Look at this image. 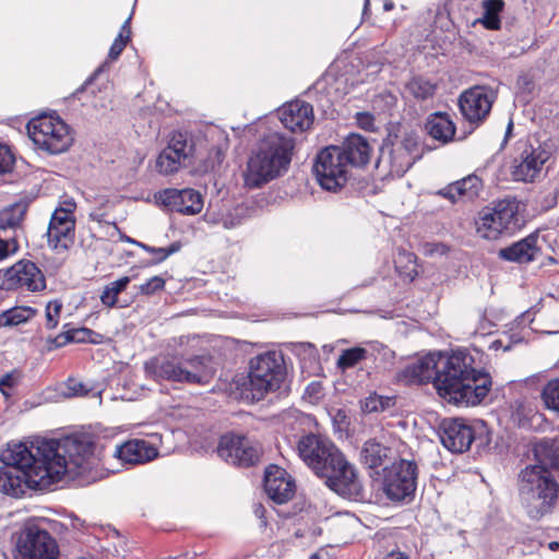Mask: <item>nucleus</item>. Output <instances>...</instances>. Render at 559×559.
Segmentation results:
<instances>
[{
	"mask_svg": "<svg viewBox=\"0 0 559 559\" xmlns=\"http://www.w3.org/2000/svg\"><path fill=\"white\" fill-rule=\"evenodd\" d=\"M513 132V120L510 119L506 129L504 139L501 143V150L506 146Z\"/></svg>",
	"mask_w": 559,
	"mask_h": 559,
	"instance_id": "nucleus-60",
	"label": "nucleus"
},
{
	"mask_svg": "<svg viewBox=\"0 0 559 559\" xmlns=\"http://www.w3.org/2000/svg\"><path fill=\"white\" fill-rule=\"evenodd\" d=\"M395 405L394 396H383L376 392L370 393L360 401V409L362 414L382 413Z\"/></svg>",
	"mask_w": 559,
	"mask_h": 559,
	"instance_id": "nucleus-38",
	"label": "nucleus"
},
{
	"mask_svg": "<svg viewBox=\"0 0 559 559\" xmlns=\"http://www.w3.org/2000/svg\"><path fill=\"white\" fill-rule=\"evenodd\" d=\"M349 150L329 146L320 151L313 163V173L320 186L337 191L347 183Z\"/></svg>",
	"mask_w": 559,
	"mask_h": 559,
	"instance_id": "nucleus-11",
	"label": "nucleus"
},
{
	"mask_svg": "<svg viewBox=\"0 0 559 559\" xmlns=\"http://www.w3.org/2000/svg\"><path fill=\"white\" fill-rule=\"evenodd\" d=\"M8 288H25L29 292H39L46 287L45 276L37 265L28 260H21L9 267L4 273Z\"/></svg>",
	"mask_w": 559,
	"mask_h": 559,
	"instance_id": "nucleus-21",
	"label": "nucleus"
},
{
	"mask_svg": "<svg viewBox=\"0 0 559 559\" xmlns=\"http://www.w3.org/2000/svg\"><path fill=\"white\" fill-rule=\"evenodd\" d=\"M278 116L283 126L294 133L308 130L313 123L312 105L304 100H293L278 109Z\"/></svg>",
	"mask_w": 559,
	"mask_h": 559,
	"instance_id": "nucleus-25",
	"label": "nucleus"
},
{
	"mask_svg": "<svg viewBox=\"0 0 559 559\" xmlns=\"http://www.w3.org/2000/svg\"><path fill=\"white\" fill-rule=\"evenodd\" d=\"M165 280L160 276H153L144 284L140 285L139 289L144 295H153L158 290L164 289Z\"/></svg>",
	"mask_w": 559,
	"mask_h": 559,
	"instance_id": "nucleus-52",
	"label": "nucleus"
},
{
	"mask_svg": "<svg viewBox=\"0 0 559 559\" xmlns=\"http://www.w3.org/2000/svg\"><path fill=\"white\" fill-rule=\"evenodd\" d=\"M506 3L503 0H483L481 16L473 22V25L480 24L488 31H499L501 28V13Z\"/></svg>",
	"mask_w": 559,
	"mask_h": 559,
	"instance_id": "nucleus-32",
	"label": "nucleus"
},
{
	"mask_svg": "<svg viewBox=\"0 0 559 559\" xmlns=\"http://www.w3.org/2000/svg\"><path fill=\"white\" fill-rule=\"evenodd\" d=\"M286 378L283 354L266 352L250 361L248 379L242 384V393L251 401H260L269 392L280 389Z\"/></svg>",
	"mask_w": 559,
	"mask_h": 559,
	"instance_id": "nucleus-8",
	"label": "nucleus"
},
{
	"mask_svg": "<svg viewBox=\"0 0 559 559\" xmlns=\"http://www.w3.org/2000/svg\"><path fill=\"white\" fill-rule=\"evenodd\" d=\"M26 128L34 145L50 155L68 151L73 143L70 127L58 116H38Z\"/></svg>",
	"mask_w": 559,
	"mask_h": 559,
	"instance_id": "nucleus-9",
	"label": "nucleus"
},
{
	"mask_svg": "<svg viewBox=\"0 0 559 559\" xmlns=\"http://www.w3.org/2000/svg\"><path fill=\"white\" fill-rule=\"evenodd\" d=\"M337 366L345 370L349 367V348L344 349L341 357L338 358Z\"/></svg>",
	"mask_w": 559,
	"mask_h": 559,
	"instance_id": "nucleus-59",
	"label": "nucleus"
},
{
	"mask_svg": "<svg viewBox=\"0 0 559 559\" xmlns=\"http://www.w3.org/2000/svg\"><path fill=\"white\" fill-rule=\"evenodd\" d=\"M76 205L73 201H64L58 206L51 217L47 229V242L56 252L68 251L75 241Z\"/></svg>",
	"mask_w": 559,
	"mask_h": 559,
	"instance_id": "nucleus-14",
	"label": "nucleus"
},
{
	"mask_svg": "<svg viewBox=\"0 0 559 559\" xmlns=\"http://www.w3.org/2000/svg\"><path fill=\"white\" fill-rule=\"evenodd\" d=\"M292 353L298 358L302 373L317 376L321 372V364L317 347L308 342L293 343Z\"/></svg>",
	"mask_w": 559,
	"mask_h": 559,
	"instance_id": "nucleus-31",
	"label": "nucleus"
},
{
	"mask_svg": "<svg viewBox=\"0 0 559 559\" xmlns=\"http://www.w3.org/2000/svg\"><path fill=\"white\" fill-rule=\"evenodd\" d=\"M100 461L88 435L41 440L36 453L25 444H15L2 454L0 491L17 498L26 489H47L64 476L91 483L96 479Z\"/></svg>",
	"mask_w": 559,
	"mask_h": 559,
	"instance_id": "nucleus-1",
	"label": "nucleus"
},
{
	"mask_svg": "<svg viewBox=\"0 0 559 559\" xmlns=\"http://www.w3.org/2000/svg\"><path fill=\"white\" fill-rule=\"evenodd\" d=\"M19 243L15 238L2 239L0 238V261L8 258L11 253L16 252Z\"/></svg>",
	"mask_w": 559,
	"mask_h": 559,
	"instance_id": "nucleus-54",
	"label": "nucleus"
},
{
	"mask_svg": "<svg viewBox=\"0 0 559 559\" xmlns=\"http://www.w3.org/2000/svg\"><path fill=\"white\" fill-rule=\"evenodd\" d=\"M264 489L271 500L277 504L289 501L296 491L293 477L282 467L270 465L264 474Z\"/></svg>",
	"mask_w": 559,
	"mask_h": 559,
	"instance_id": "nucleus-23",
	"label": "nucleus"
},
{
	"mask_svg": "<svg viewBox=\"0 0 559 559\" xmlns=\"http://www.w3.org/2000/svg\"><path fill=\"white\" fill-rule=\"evenodd\" d=\"M154 197L158 204L183 215H195L203 209L202 195L191 188H168L155 193Z\"/></svg>",
	"mask_w": 559,
	"mask_h": 559,
	"instance_id": "nucleus-19",
	"label": "nucleus"
},
{
	"mask_svg": "<svg viewBox=\"0 0 559 559\" xmlns=\"http://www.w3.org/2000/svg\"><path fill=\"white\" fill-rule=\"evenodd\" d=\"M157 454V449L148 441L133 439L117 445L112 455L122 463L143 464L155 459Z\"/></svg>",
	"mask_w": 559,
	"mask_h": 559,
	"instance_id": "nucleus-26",
	"label": "nucleus"
},
{
	"mask_svg": "<svg viewBox=\"0 0 559 559\" xmlns=\"http://www.w3.org/2000/svg\"><path fill=\"white\" fill-rule=\"evenodd\" d=\"M372 151L367 138L352 132V167L366 166L370 162Z\"/></svg>",
	"mask_w": 559,
	"mask_h": 559,
	"instance_id": "nucleus-34",
	"label": "nucleus"
},
{
	"mask_svg": "<svg viewBox=\"0 0 559 559\" xmlns=\"http://www.w3.org/2000/svg\"><path fill=\"white\" fill-rule=\"evenodd\" d=\"M14 157L10 148L0 144V174L8 173L12 169Z\"/></svg>",
	"mask_w": 559,
	"mask_h": 559,
	"instance_id": "nucleus-53",
	"label": "nucleus"
},
{
	"mask_svg": "<svg viewBox=\"0 0 559 559\" xmlns=\"http://www.w3.org/2000/svg\"><path fill=\"white\" fill-rule=\"evenodd\" d=\"M473 423L463 418H445L439 427L441 443L449 451L463 453L471 450Z\"/></svg>",
	"mask_w": 559,
	"mask_h": 559,
	"instance_id": "nucleus-20",
	"label": "nucleus"
},
{
	"mask_svg": "<svg viewBox=\"0 0 559 559\" xmlns=\"http://www.w3.org/2000/svg\"><path fill=\"white\" fill-rule=\"evenodd\" d=\"M352 500L366 501L367 492L361 481L358 479L357 472L352 465Z\"/></svg>",
	"mask_w": 559,
	"mask_h": 559,
	"instance_id": "nucleus-51",
	"label": "nucleus"
},
{
	"mask_svg": "<svg viewBox=\"0 0 559 559\" xmlns=\"http://www.w3.org/2000/svg\"><path fill=\"white\" fill-rule=\"evenodd\" d=\"M548 547L550 550L557 551L559 549V542H550Z\"/></svg>",
	"mask_w": 559,
	"mask_h": 559,
	"instance_id": "nucleus-64",
	"label": "nucleus"
},
{
	"mask_svg": "<svg viewBox=\"0 0 559 559\" xmlns=\"http://www.w3.org/2000/svg\"><path fill=\"white\" fill-rule=\"evenodd\" d=\"M217 454L221 459L233 465L249 467L260 460V447L243 436H222L217 445Z\"/></svg>",
	"mask_w": 559,
	"mask_h": 559,
	"instance_id": "nucleus-17",
	"label": "nucleus"
},
{
	"mask_svg": "<svg viewBox=\"0 0 559 559\" xmlns=\"http://www.w3.org/2000/svg\"><path fill=\"white\" fill-rule=\"evenodd\" d=\"M492 433L484 420L473 421V431L471 449L474 448L475 454L481 456L491 450Z\"/></svg>",
	"mask_w": 559,
	"mask_h": 559,
	"instance_id": "nucleus-33",
	"label": "nucleus"
},
{
	"mask_svg": "<svg viewBox=\"0 0 559 559\" xmlns=\"http://www.w3.org/2000/svg\"><path fill=\"white\" fill-rule=\"evenodd\" d=\"M497 99V91L487 85H475L465 90L459 97L462 116L472 124L479 126L489 116Z\"/></svg>",
	"mask_w": 559,
	"mask_h": 559,
	"instance_id": "nucleus-16",
	"label": "nucleus"
},
{
	"mask_svg": "<svg viewBox=\"0 0 559 559\" xmlns=\"http://www.w3.org/2000/svg\"><path fill=\"white\" fill-rule=\"evenodd\" d=\"M440 353L430 354L421 359L408 364L400 373L401 378L409 383L432 382L439 392Z\"/></svg>",
	"mask_w": 559,
	"mask_h": 559,
	"instance_id": "nucleus-24",
	"label": "nucleus"
},
{
	"mask_svg": "<svg viewBox=\"0 0 559 559\" xmlns=\"http://www.w3.org/2000/svg\"><path fill=\"white\" fill-rule=\"evenodd\" d=\"M321 390H322L321 383L317 382V381H312L311 383H309L307 385L306 393L310 397L318 399L320 396V394H321Z\"/></svg>",
	"mask_w": 559,
	"mask_h": 559,
	"instance_id": "nucleus-58",
	"label": "nucleus"
},
{
	"mask_svg": "<svg viewBox=\"0 0 559 559\" xmlns=\"http://www.w3.org/2000/svg\"><path fill=\"white\" fill-rule=\"evenodd\" d=\"M392 450L382 443L370 439L367 440L359 453L360 463L370 471V477L380 475L377 468L383 464Z\"/></svg>",
	"mask_w": 559,
	"mask_h": 559,
	"instance_id": "nucleus-30",
	"label": "nucleus"
},
{
	"mask_svg": "<svg viewBox=\"0 0 559 559\" xmlns=\"http://www.w3.org/2000/svg\"><path fill=\"white\" fill-rule=\"evenodd\" d=\"M457 189V181L452 182L448 185L445 188L438 191L439 195H442L443 198L449 199L451 202H455L456 198L460 197L459 193H456Z\"/></svg>",
	"mask_w": 559,
	"mask_h": 559,
	"instance_id": "nucleus-56",
	"label": "nucleus"
},
{
	"mask_svg": "<svg viewBox=\"0 0 559 559\" xmlns=\"http://www.w3.org/2000/svg\"><path fill=\"white\" fill-rule=\"evenodd\" d=\"M394 9V2L392 0H385L383 3L384 11H391Z\"/></svg>",
	"mask_w": 559,
	"mask_h": 559,
	"instance_id": "nucleus-62",
	"label": "nucleus"
},
{
	"mask_svg": "<svg viewBox=\"0 0 559 559\" xmlns=\"http://www.w3.org/2000/svg\"><path fill=\"white\" fill-rule=\"evenodd\" d=\"M294 147V140L280 132L264 135L248 158L243 173L246 186L258 188L285 173Z\"/></svg>",
	"mask_w": 559,
	"mask_h": 559,
	"instance_id": "nucleus-4",
	"label": "nucleus"
},
{
	"mask_svg": "<svg viewBox=\"0 0 559 559\" xmlns=\"http://www.w3.org/2000/svg\"><path fill=\"white\" fill-rule=\"evenodd\" d=\"M525 205L515 197H506L492 202V206H485L478 213L476 229L480 237L495 240L503 233L513 235L525 226V218L521 212Z\"/></svg>",
	"mask_w": 559,
	"mask_h": 559,
	"instance_id": "nucleus-7",
	"label": "nucleus"
},
{
	"mask_svg": "<svg viewBox=\"0 0 559 559\" xmlns=\"http://www.w3.org/2000/svg\"><path fill=\"white\" fill-rule=\"evenodd\" d=\"M130 21L131 15L124 21V23L121 26L120 33L115 38L114 43L111 44L108 52L107 60L103 62L95 71L94 73L86 80L85 84L76 91V94L82 92L86 85H90L102 72H104L109 67V62L116 61L121 52L124 50L127 44L129 43L131 38V28H130Z\"/></svg>",
	"mask_w": 559,
	"mask_h": 559,
	"instance_id": "nucleus-29",
	"label": "nucleus"
},
{
	"mask_svg": "<svg viewBox=\"0 0 559 559\" xmlns=\"http://www.w3.org/2000/svg\"><path fill=\"white\" fill-rule=\"evenodd\" d=\"M348 408L342 405L340 401H333L329 406V415L331 416L333 428L340 433V437H349V419Z\"/></svg>",
	"mask_w": 559,
	"mask_h": 559,
	"instance_id": "nucleus-36",
	"label": "nucleus"
},
{
	"mask_svg": "<svg viewBox=\"0 0 559 559\" xmlns=\"http://www.w3.org/2000/svg\"><path fill=\"white\" fill-rule=\"evenodd\" d=\"M539 231L535 230L511 245L498 251L501 261L515 264H530L542 255V247L538 246Z\"/></svg>",
	"mask_w": 559,
	"mask_h": 559,
	"instance_id": "nucleus-22",
	"label": "nucleus"
},
{
	"mask_svg": "<svg viewBox=\"0 0 559 559\" xmlns=\"http://www.w3.org/2000/svg\"><path fill=\"white\" fill-rule=\"evenodd\" d=\"M439 395L456 406H475L488 395L492 379L488 371L476 366L466 347L440 353Z\"/></svg>",
	"mask_w": 559,
	"mask_h": 559,
	"instance_id": "nucleus-2",
	"label": "nucleus"
},
{
	"mask_svg": "<svg viewBox=\"0 0 559 559\" xmlns=\"http://www.w3.org/2000/svg\"><path fill=\"white\" fill-rule=\"evenodd\" d=\"M58 556V544L46 530L29 525L21 533L16 559H57Z\"/></svg>",
	"mask_w": 559,
	"mask_h": 559,
	"instance_id": "nucleus-15",
	"label": "nucleus"
},
{
	"mask_svg": "<svg viewBox=\"0 0 559 559\" xmlns=\"http://www.w3.org/2000/svg\"><path fill=\"white\" fill-rule=\"evenodd\" d=\"M145 373L155 381H170L188 384H204L213 378L215 368L209 356H195L179 360L159 356L145 362Z\"/></svg>",
	"mask_w": 559,
	"mask_h": 559,
	"instance_id": "nucleus-6",
	"label": "nucleus"
},
{
	"mask_svg": "<svg viewBox=\"0 0 559 559\" xmlns=\"http://www.w3.org/2000/svg\"><path fill=\"white\" fill-rule=\"evenodd\" d=\"M66 389L64 395L68 397L86 396L90 392L85 383L75 379H69L66 383Z\"/></svg>",
	"mask_w": 559,
	"mask_h": 559,
	"instance_id": "nucleus-50",
	"label": "nucleus"
},
{
	"mask_svg": "<svg viewBox=\"0 0 559 559\" xmlns=\"http://www.w3.org/2000/svg\"><path fill=\"white\" fill-rule=\"evenodd\" d=\"M383 559H408L403 552H390Z\"/></svg>",
	"mask_w": 559,
	"mask_h": 559,
	"instance_id": "nucleus-61",
	"label": "nucleus"
},
{
	"mask_svg": "<svg viewBox=\"0 0 559 559\" xmlns=\"http://www.w3.org/2000/svg\"><path fill=\"white\" fill-rule=\"evenodd\" d=\"M26 204L14 203L0 211V230L15 229L24 219Z\"/></svg>",
	"mask_w": 559,
	"mask_h": 559,
	"instance_id": "nucleus-37",
	"label": "nucleus"
},
{
	"mask_svg": "<svg viewBox=\"0 0 559 559\" xmlns=\"http://www.w3.org/2000/svg\"><path fill=\"white\" fill-rule=\"evenodd\" d=\"M542 399L548 409L559 413V378L551 379L545 384Z\"/></svg>",
	"mask_w": 559,
	"mask_h": 559,
	"instance_id": "nucleus-44",
	"label": "nucleus"
},
{
	"mask_svg": "<svg viewBox=\"0 0 559 559\" xmlns=\"http://www.w3.org/2000/svg\"><path fill=\"white\" fill-rule=\"evenodd\" d=\"M72 342L71 337V331L62 332L59 335H57L53 340H51V343L55 345V347H62L67 345L68 343Z\"/></svg>",
	"mask_w": 559,
	"mask_h": 559,
	"instance_id": "nucleus-57",
	"label": "nucleus"
},
{
	"mask_svg": "<svg viewBox=\"0 0 559 559\" xmlns=\"http://www.w3.org/2000/svg\"><path fill=\"white\" fill-rule=\"evenodd\" d=\"M373 357V354H369L368 350L361 346H353L352 347V372L356 370L357 373V382L361 384L365 379L369 378L370 372L364 370L362 368H358V365L361 360L367 359L368 357Z\"/></svg>",
	"mask_w": 559,
	"mask_h": 559,
	"instance_id": "nucleus-46",
	"label": "nucleus"
},
{
	"mask_svg": "<svg viewBox=\"0 0 559 559\" xmlns=\"http://www.w3.org/2000/svg\"><path fill=\"white\" fill-rule=\"evenodd\" d=\"M70 331H71L72 342H75V343L94 342L92 336L95 335V332L87 328L72 329Z\"/></svg>",
	"mask_w": 559,
	"mask_h": 559,
	"instance_id": "nucleus-55",
	"label": "nucleus"
},
{
	"mask_svg": "<svg viewBox=\"0 0 559 559\" xmlns=\"http://www.w3.org/2000/svg\"><path fill=\"white\" fill-rule=\"evenodd\" d=\"M397 95L389 90L374 93L370 99L371 108L378 115L391 116L397 105Z\"/></svg>",
	"mask_w": 559,
	"mask_h": 559,
	"instance_id": "nucleus-39",
	"label": "nucleus"
},
{
	"mask_svg": "<svg viewBox=\"0 0 559 559\" xmlns=\"http://www.w3.org/2000/svg\"><path fill=\"white\" fill-rule=\"evenodd\" d=\"M381 157L388 152L391 174L402 177L423 157L419 136L416 132H405L400 140L397 134L389 133L381 146Z\"/></svg>",
	"mask_w": 559,
	"mask_h": 559,
	"instance_id": "nucleus-12",
	"label": "nucleus"
},
{
	"mask_svg": "<svg viewBox=\"0 0 559 559\" xmlns=\"http://www.w3.org/2000/svg\"><path fill=\"white\" fill-rule=\"evenodd\" d=\"M356 126L367 132H376L374 116L369 111H358L354 115Z\"/></svg>",
	"mask_w": 559,
	"mask_h": 559,
	"instance_id": "nucleus-49",
	"label": "nucleus"
},
{
	"mask_svg": "<svg viewBox=\"0 0 559 559\" xmlns=\"http://www.w3.org/2000/svg\"><path fill=\"white\" fill-rule=\"evenodd\" d=\"M457 189L456 193H459V195L472 201L479 195L483 189V180L474 174L468 175L457 180Z\"/></svg>",
	"mask_w": 559,
	"mask_h": 559,
	"instance_id": "nucleus-43",
	"label": "nucleus"
},
{
	"mask_svg": "<svg viewBox=\"0 0 559 559\" xmlns=\"http://www.w3.org/2000/svg\"><path fill=\"white\" fill-rule=\"evenodd\" d=\"M348 59L346 55L337 57L329 67L324 80L328 94L334 99H343L349 92Z\"/></svg>",
	"mask_w": 559,
	"mask_h": 559,
	"instance_id": "nucleus-27",
	"label": "nucleus"
},
{
	"mask_svg": "<svg viewBox=\"0 0 559 559\" xmlns=\"http://www.w3.org/2000/svg\"><path fill=\"white\" fill-rule=\"evenodd\" d=\"M407 91L419 100H426L436 93V85L423 76H415L406 84Z\"/></svg>",
	"mask_w": 559,
	"mask_h": 559,
	"instance_id": "nucleus-42",
	"label": "nucleus"
},
{
	"mask_svg": "<svg viewBox=\"0 0 559 559\" xmlns=\"http://www.w3.org/2000/svg\"><path fill=\"white\" fill-rule=\"evenodd\" d=\"M394 264L400 276L409 282H413L419 274L417 257L413 252L399 250Z\"/></svg>",
	"mask_w": 559,
	"mask_h": 559,
	"instance_id": "nucleus-35",
	"label": "nucleus"
},
{
	"mask_svg": "<svg viewBox=\"0 0 559 559\" xmlns=\"http://www.w3.org/2000/svg\"><path fill=\"white\" fill-rule=\"evenodd\" d=\"M35 314L29 307H14L0 314V326H14L27 322Z\"/></svg>",
	"mask_w": 559,
	"mask_h": 559,
	"instance_id": "nucleus-40",
	"label": "nucleus"
},
{
	"mask_svg": "<svg viewBox=\"0 0 559 559\" xmlns=\"http://www.w3.org/2000/svg\"><path fill=\"white\" fill-rule=\"evenodd\" d=\"M559 483L539 462L527 465L519 474V499L531 520L551 514L558 503Z\"/></svg>",
	"mask_w": 559,
	"mask_h": 559,
	"instance_id": "nucleus-5",
	"label": "nucleus"
},
{
	"mask_svg": "<svg viewBox=\"0 0 559 559\" xmlns=\"http://www.w3.org/2000/svg\"><path fill=\"white\" fill-rule=\"evenodd\" d=\"M192 152L193 144L188 141L187 135L181 132L174 133L156 159L157 171L162 175L177 173L187 165Z\"/></svg>",
	"mask_w": 559,
	"mask_h": 559,
	"instance_id": "nucleus-18",
	"label": "nucleus"
},
{
	"mask_svg": "<svg viewBox=\"0 0 559 559\" xmlns=\"http://www.w3.org/2000/svg\"><path fill=\"white\" fill-rule=\"evenodd\" d=\"M425 130L433 140L447 144L454 139L456 127L449 114L436 111L427 117Z\"/></svg>",
	"mask_w": 559,
	"mask_h": 559,
	"instance_id": "nucleus-28",
	"label": "nucleus"
},
{
	"mask_svg": "<svg viewBox=\"0 0 559 559\" xmlns=\"http://www.w3.org/2000/svg\"><path fill=\"white\" fill-rule=\"evenodd\" d=\"M62 304L59 300L49 301L46 306V328L51 330L58 325Z\"/></svg>",
	"mask_w": 559,
	"mask_h": 559,
	"instance_id": "nucleus-48",
	"label": "nucleus"
},
{
	"mask_svg": "<svg viewBox=\"0 0 559 559\" xmlns=\"http://www.w3.org/2000/svg\"><path fill=\"white\" fill-rule=\"evenodd\" d=\"M21 381V372L17 370H13L11 372L5 373L0 379V390L3 395L7 397L11 396L13 390L19 385Z\"/></svg>",
	"mask_w": 559,
	"mask_h": 559,
	"instance_id": "nucleus-47",
	"label": "nucleus"
},
{
	"mask_svg": "<svg viewBox=\"0 0 559 559\" xmlns=\"http://www.w3.org/2000/svg\"><path fill=\"white\" fill-rule=\"evenodd\" d=\"M300 459L340 496L349 493L348 463L335 444L321 435L308 433L297 444Z\"/></svg>",
	"mask_w": 559,
	"mask_h": 559,
	"instance_id": "nucleus-3",
	"label": "nucleus"
},
{
	"mask_svg": "<svg viewBox=\"0 0 559 559\" xmlns=\"http://www.w3.org/2000/svg\"><path fill=\"white\" fill-rule=\"evenodd\" d=\"M264 511H265V510H264V507H263V506H261V504L257 506V507H255V509H254V513H255V515H257V516H259V518H262V516H263Z\"/></svg>",
	"mask_w": 559,
	"mask_h": 559,
	"instance_id": "nucleus-63",
	"label": "nucleus"
},
{
	"mask_svg": "<svg viewBox=\"0 0 559 559\" xmlns=\"http://www.w3.org/2000/svg\"><path fill=\"white\" fill-rule=\"evenodd\" d=\"M381 489L394 502L409 503L417 489L418 466L416 462L401 459L382 469Z\"/></svg>",
	"mask_w": 559,
	"mask_h": 559,
	"instance_id": "nucleus-10",
	"label": "nucleus"
},
{
	"mask_svg": "<svg viewBox=\"0 0 559 559\" xmlns=\"http://www.w3.org/2000/svg\"><path fill=\"white\" fill-rule=\"evenodd\" d=\"M136 246L142 248L144 251L155 255L151 264H159L163 261H165L169 255L178 252L181 249V243L179 241L173 242L167 248H156L143 242H136Z\"/></svg>",
	"mask_w": 559,
	"mask_h": 559,
	"instance_id": "nucleus-45",
	"label": "nucleus"
},
{
	"mask_svg": "<svg viewBox=\"0 0 559 559\" xmlns=\"http://www.w3.org/2000/svg\"><path fill=\"white\" fill-rule=\"evenodd\" d=\"M130 281L129 276H123L106 285L100 295L102 304L109 308L115 307L118 301V295L127 288Z\"/></svg>",
	"mask_w": 559,
	"mask_h": 559,
	"instance_id": "nucleus-41",
	"label": "nucleus"
},
{
	"mask_svg": "<svg viewBox=\"0 0 559 559\" xmlns=\"http://www.w3.org/2000/svg\"><path fill=\"white\" fill-rule=\"evenodd\" d=\"M548 157V152L539 144L534 145L527 138L518 140L514 144L510 166L512 179L521 182H534Z\"/></svg>",
	"mask_w": 559,
	"mask_h": 559,
	"instance_id": "nucleus-13",
	"label": "nucleus"
}]
</instances>
